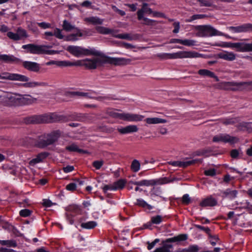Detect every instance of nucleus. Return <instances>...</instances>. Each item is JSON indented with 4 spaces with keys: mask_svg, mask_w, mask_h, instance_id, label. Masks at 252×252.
<instances>
[{
    "mask_svg": "<svg viewBox=\"0 0 252 252\" xmlns=\"http://www.w3.org/2000/svg\"><path fill=\"white\" fill-rule=\"evenodd\" d=\"M60 135V132L58 130L44 133L38 137L35 145L39 148H44L56 141Z\"/></svg>",
    "mask_w": 252,
    "mask_h": 252,
    "instance_id": "f257e3e1",
    "label": "nucleus"
},
{
    "mask_svg": "<svg viewBox=\"0 0 252 252\" xmlns=\"http://www.w3.org/2000/svg\"><path fill=\"white\" fill-rule=\"evenodd\" d=\"M66 50L76 57L82 56L99 55L100 53L92 48H85L78 46L70 45L67 47Z\"/></svg>",
    "mask_w": 252,
    "mask_h": 252,
    "instance_id": "f03ea898",
    "label": "nucleus"
},
{
    "mask_svg": "<svg viewBox=\"0 0 252 252\" xmlns=\"http://www.w3.org/2000/svg\"><path fill=\"white\" fill-rule=\"evenodd\" d=\"M197 31L196 36L200 37H210L222 35V32L217 30L210 25H199L195 27Z\"/></svg>",
    "mask_w": 252,
    "mask_h": 252,
    "instance_id": "7ed1b4c3",
    "label": "nucleus"
},
{
    "mask_svg": "<svg viewBox=\"0 0 252 252\" xmlns=\"http://www.w3.org/2000/svg\"><path fill=\"white\" fill-rule=\"evenodd\" d=\"M60 120V117L54 113L35 115L29 118V122L34 124L53 123Z\"/></svg>",
    "mask_w": 252,
    "mask_h": 252,
    "instance_id": "20e7f679",
    "label": "nucleus"
},
{
    "mask_svg": "<svg viewBox=\"0 0 252 252\" xmlns=\"http://www.w3.org/2000/svg\"><path fill=\"white\" fill-rule=\"evenodd\" d=\"M222 87L225 90L241 91L245 89H252V82H225Z\"/></svg>",
    "mask_w": 252,
    "mask_h": 252,
    "instance_id": "39448f33",
    "label": "nucleus"
},
{
    "mask_svg": "<svg viewBox=\"0 0 252 252\" xmlns=\"http://www.w3.org/2000/svg\"><path fill=\"white\" fill-rule=\"evenodd\" d=\"M0 79L20 82H28L30 80L29 78L27 76L8 72H2L0 73Z\"/></svg>",
    "mask_w": 252,
    "mask_h": 252,
    "instance_id": "423d86ee",
    "label": "nucleus"
},
{
    "mask_svg": "<svg viewBox=\"0 0 252 252\" xmlns=\"http://www.w3.org/2000/svg\"><path fill=\"white\" fill-rule=\"evenodd\" d=\"M239 139L235 136H232L226 133H220L213 137V141L215 142L229 143L231 144L237 143Z\"/></svg>",
    "mask_w": 252,
    "mask_h": 252,
    "instance_id": "0eeeda50",
    "label": "nucleus"
},
{
    "mask_svg": "<svg viewBox=\"0 0 252 252\" xmlns=\"http://www.w3.org/2000/svg\"><path fill=\"white\" fill-rule=\"evenodd\" d=\"M7 36L10 39L17 41L23 38H27L28 34L25 30L22 29L21 27H18L16 30V33L11 32H7Z\"/></svg>",
    "mask_w": 252,
    "mask_h": 252,
    "instance_id": "6e6552de",
    "label": "nucleus"
},
{
    "mask_svg": "<svg viewBox=\"0 0 252 252\" xmlns=\"http://www.w3.org/2000/svg\"><path fill=\"white\" fill-rule=\"evenodd\" d=\"M203 57V55L195 51H180L175 53V59L198 58Z\"/></svg>",
    "mask_w": 252,
    "mask_h": 252,
    "instance_id": "1a4fd4ad",
    "label": "nucleus"
},
{
    "mask_svg": "<svg viewBox=\"0 0 252 252\" xmlns=\"http://www.w3.org/2000/svg\"><path fill=\"white\" fill-rule=\"evenodd\" d=\"M226 29L233 33L246 32L252 29V24H244L237 27H228Z\"/></svg>",
    "mask_w": 252,
    "mask_h": 252,
    "instance_id": "9d476101",
    "label": "nucleus"
},
{
    "mask_svg": "<svg viewBox=\"0 0 252 252\" xmlns=\"http://www.w3.org/2000/svg\"><path fill=\"white\" fill-rule=\"evenodd\" d=\"M22 48L28 49L29 51L34 54H43L45 52V45H37L33 44H29L22 46Z\"/></svg>",
    "mask_w": 252,
    "mask_h": 252,
    "instance_id": "9b49d317",
    "label": "nucleus"
},
{
    "mask_svg": "<svg viewBox=\"0 0 252 252\" xmlns=\"http://www.w3.org/2000/svg\"><path fill=\"white\" fill-rule=\"evenodd\" d=\"M233 49L240 52H252V44L246 42H233Z\"/></svg>",
    "mask_w": 252,
    "mask_h": 252,
    "instance_id": "f8f14e48",
    "label": "nucleus"
},
{
    "mask_svg": "<svg viewBox=\"0 0 252 252\" xmlns=\"http://www.w3.org/2000/svg\"><path fill=\"white\" fill-rule=\"evenodd\" d=\"M77 63L80 64L79 65H84L89 69H94L100 63V59L97 58L93 59H85L83 61H78Z\"/></svg>",
    "mask_w": 252,
    "mask_h": 252,
    "instance_id": "ddd939ff",
    "label": "nucleus"
},
{
    "mask_svg": "<svg viewBox=\"0 0 252 252\" xmlns=\"http://www.w3.org/2000/svg\"><path fill=\"white\" fill-rule=\"evenodd\" d=\"M166 182H164L163 180L157 179V180H143L140 181L132 182V184L135 185L139 186H150L155 185H160L166 183Z\"/></svg>",
    "mask_w": 252,
    "mask_h": 252,
    "instance_id": "4468645a",
    "label": "nucleus"
},
{
    "mask_svg": "<svg viewBox=\"0 0 252 252\" xmlns=\"http://www.w3.org/2000/svg\"><path fill=\"white\" fill-rule=\"evenodd\" d=\"M21 60L12 55L0 54V63H18Z\"/></svg>",
    "mask_w": 252,
    "mask_h": 252,
    "instance_id": "2eb2a0df",
    "label": "nucleus"
},
{
    "mask_svg": "<svg viewBox=\"0 0 252 252\" xmlns=\"http://www.w3.org/2000/svg\"><path fill=\"white\" fill-rule=\"evenodd\" d=\"M19 105H30L36 101L35 98L29 94H19Z\"/></svg>",
    "mask_w": 252,
    "mask_h": 252,
    "instance_id": "dca6fc26",
    "label": "nucleus"
},
{
    "mask_svg": "<svg viewBox=\"0 0 252 252\" xmlns=\"http://www.w3.org/2000/svg\"><path fill=\"white\" fill-rule=\"evenodd\" d=\"M144 118V117L141 115L128 113H124L122 120L128 122H138L141 121Z\"/></svg>",
    "mask_w": 252,
    "mask_h": 252,
    "instance_id": "f3484780",
    "label": "nucleus"
},
{
    "mask_svg": "<svg viewBox=\"0 0 252 252\" xmlns=\"http://www.w3.org/2000/svg\"><path fill=\"white\" fill-rule=\"evenodd\" d=\"M74 30V32L71 33L66 36V40L75 41L79 40L81 37L84 36V33L79 28L76 27Z\"/></svg>",
    "mask_w": 252,
    "mask_h": 252,
    "instance_id": "a211bd4d",
    "label": "nucleus"
},
{
    "mask_svg": "<svg viewBox=\"0 0 252 252\" xmlns=\"http://www.w3.org/2000/svg\"><path fill=\"white\" fill-rule=\"evenodd\" d=\"M198 161L201 162L200 160L192 159L187 161H170L169 164L173 166L186 167L190 165L193 164Z\"/></svg>",
    "mask_w": 252,
    "mask_h": 252,
    "instance_id": "6ab92c4d",
    "label": "nucleus"
},
{
    "mask_svg": "<svg viewBox=\"0 0 252 252\" xmlns=\"http://www.w3.org/2000/svg\"><path fill=\"white\" fill-rule=\"evenodd\" d=\"M45 38L47 40H50V37L55 36L56 38L62 39L64 38V35L62 33V31L59 28H55L54 32H44Z\"/></svg>",
    "mask_w": 252,
    "mask_h": 252,
    "instance_id": "aec40b11",
    "label": "nucleus"
},
{
    "mask_svg": "<svg viewBox=\"0 0 252 252\" xmlns=\"http://www.w3.org/2000/svg\"><path fill=\"white\" fill-rule=\"evenodd\" d=\"M219 58L228 61H233L236 59V55L232 52L223 51L218 54Z\"/></svg>",
    "mask_w": 252,
    "mask_h": 252,
    "instance_id": "412c9836",
    "label": "nucleus"
},
{
    "mask_svg": "<svg viewBox=\"0 0 252 252\" xmlns=\"http://www.w3.org/2000/svg\"><path fill=\"white\" fill-rule=\"evenodd\" d=\"M118 131L123 134L136 132L138 130V128L136 125H129L125 127H119L117 128Z\"/></svg>",
    "mask_w": 252,
    "mask_h": 252,
    "instance_id": "4be33fe9",
    "label": "nucleus"
},
{
    "mask_svg": "<svg viewBox=\"0 0 252 252\" xmlns=\"http://www.w3.org/2000/svg\"><path fill=\"white\" fill-rule=\"evenodd\" d=\"M48 155V154L46 152H41L38 154L36 156L35 158L30 161V165L34 166L38 163L42 162L43 160L47 157Z\"/></svg>",
    "mask_w": 252,
    "mask_h": 252,
    "instance_id": "5701e85b",
    "label": "nucleus"
},
{
    "mask_svg": "<svg viewBox=\"0 0 252 252\" xmlns=\"http://www.w3.org/2000/svg\"><path fill=\"white\" fill-rule=\"evenodd\" d=\"M152 12V9L148 7V4L147 3H144L142 8L137 13L138 20H142L144 14H151Z\"/></svg>",
    "mask_w": 252,
    "mask_h": 252,
    "instance_id": "b1692460",
    "label": "nucleus"
},
{
    "mask_svg": "<svg viewBox=\"0 0 252 252\" xmlns=\"http://www.w3.org/2000/svg\"><path fill=\"white\" fill-rule=\"evenodd\" d=\"M23 65L26 69L32 71L37 72L39 70V64L35 62L25 61L23 62Z\"/></svg>",
    "mask_w": 252,
    "mask_h": 252,
    "instance_id": "393cba45",
    "label": "nucleus"
},
{
    "mask_svg": "<svg viewBox=\"0 0 252 252\" xmlns=\"http://www.w3.org/2000/svg\"><path fill=\"white\" fill-rule=\"evenodd\" d=\"M26 83L22 84V86L25 88H35L37 87H46L48 86V84L46 82H36V81H31L26 82Z\"/></svg>",
    "mask_w": 252,
    "mask_h": 252,
    "instance_id": "a878e982",
    "label": "nucleus"
},
{
    "mask_svg": "<svg viewBox=\"0 0 252 252\" xmlns=\"http://www.w3.org/2000/svg\"><path fill=\"white\" fill-rule=\"evenodd\" d=\"M103 19H100L97 16H91L86 17L84 19V21L87 23L91 24L94 25H102L103 22Z\"/></svg>",
    "mask_w": 252,
    "mask_h": 252,
    "instance_id": "bb28decb",
    "label": "nucleus"
},
{
    "mask_svg": "<svg viewBox=\"0 0 252 252\" xmlns=\"http://www.w3.org/2000/svg\"><path fill=\"white\" fill-rule=\"evenodd\" d=\"M217 203V201L212 197H208L203 199L200 203V205L202 207L214 206Z\"/></svg>",
    "mask_w": 252,
    "mask_h": 252,
    "instance_id": "cd10ccee",
    "label": "nucleus"
},
{
    "mask_svg": "<svg viewBox=\"0 0 252 252\" xmlns=\"http://www.w3.org/2000/svg\"><path fill=\"white\" fill-rule=\"evenodd\" d=\"M132 60L130 59H126L124 58H113L111 59V62L116 65L128 64L130 63Z\"/></svg>",
    "mask_w": 252,
    "mask_h": 252,
    "instance_id": "c85d7f7f",
    "label": "nucleus"
},
{
    "mask_svg": "<svg viewBox=\"0 0 252 252\" xmlns=\"http://www.w3.org/2000/svg\"><path fill=\"white\" fill-rule=\"evenodd\" d=\"M145 121L148 125L164 124L167 122L166 120L157 117L147 118L145 120Z\"/></svg>",
    "mask_w": 252,
    "mask_h": 252,
    "instance_id": "c756f323",
    "label": "nucleus"
},
{
    "mask_svg": "<svg viewBox=\"0 0 252 252\" xmlns=\"http://www.w3.org/2000/svg\"><path fill=\"white\" fill-rule=\"evenodd\" d=\"M198 74L202 76H208L211 78H214L216 79L217 81H219V78L217 76L215 75L214 73L213 72L207 70V69H200L198 71Z\"/></svg>",
    "mask_w": 252,
    "mask_h": 252,
    "instance_id": "7c9ffc66",
    "label": "nucleus"
},
{
    "mask_svg": "<svg viewBox=\"0 0 252 252\" xmlns=\"http://www.w3.org/2000/svg\"><path fill=\"white\" fill-rule=\"evenodd\" d=\"M222 194L224 197L233 199L237 196L238 192L236 190H231L228 189L224 190L222 192Z\"/></svg>",
    "mask_w": 252,
    "mask_h": 252,
    "instance_id": "2f4dec72",
    "label": "nucleus"
},
{
    "mask_svg": "<svg viewBox=\"0 0 252 252\" xmlns=\"http://www.w3.org/2000/svg\"><path fill=\"white\" fill-rule=\"evenodd\" d=\"M67 211L70 214L73 215H77L80 214L81 213V209L80 207L76 205H71L67 207Z\"/></svg>",
    "mask_w": 252,
    "mask_h": 252,
    "instance_id": "473e14b6",
    "label": "nucleus"
},
{
    "mask_svg": "<svg viewBox=\"0 0 252 252\" xmlns=\"http://www.w3.org/2000/svg\"><path fill=\"white\" fill-rule=\"evenodd\" d=\"M188 239V235L187 234H180L177 236L168 238L166 240L167 242H175L185 241Z\"/></svg>",
    "mask_w": 252,
    "mask_h": 252,
    "instance_id": "72a5a7b5",
    "label": "nucleus"
},
{
    "mask_svg": "<svg viewBox=\"0 0 252 252\" xmlns=\"http://www.w3.org/2000/svg\"><path fill=\"white\" fill-rule=\"evenodd\" d=\"M157 56L161 60L176 59L175 53H161L158 54Z\"/></svg>",
    "mask_w": 252,
    "mask_h": 252,
    "instance_id": "f704fd0d",
    "label": "nucleus"
},
{
    "mask_svg": "<svg viewBox=\"0 0 252 252\" xmlns=\"http://www.w3.org/2000/svg\"><path fill=\"white\" fill-rule=\"evenodd\" d=\"M62 27L63 30L67 32L74 30L76 28L75 25L71 24L66 20L63 21Z\"/></svg>",
    "mask_w": 252,
    "mask_h": 252,
    "instance_id": "c9c22d12",
    "label": "nucleus"
},
{
    "mask_svg": "<svg viewBox=\"0 0 252 252\" xmlns=\"http://www.w3.org/2000/svg\"><path fill=\"white\" fill-rule=\"evenodd\" d=\"M97 225V222L95 221H89L86 222H83L81 224V227L82 228L86 229H91L94 228Z\"/></svg>",
    "mask_w": 252,
    "mask_h": 252,
    "instance_id": "e433bc0d",
    "label": "nucleus"
},
{
    "mask_svg": "<svg viewBox=\"0 0 252 252\" xmlns=\"http://www.w3.org/2000/svg\"><path fill=\"white\" fill-rule=\"evenodd\" d=\"M73 96H78L87 98H94V97L91 95V94L89 92H85L81 91H75L71 93Z\"/></svg>",
    "mask_w": 252,
    "mask_h": 252,
    "instance_id": "4c0bfd02",
    "label": "nucleus"
},
{
    "mask_svg": "<svg viewBox=\"0 0 252 252\" xmlns=\"http://www.w3.org/2000/svg\"><path fill=\"white\" fill-rule=\"evenodd\" d=\"M119 111H120V110H111L108 112V113L110 116L113 118L122 120V118H123L124 113H120Z\"/></svg>",
    "mask_w": 252,
    "mask_h": 252,
    "instance_id": "58836bf2",
    "label": "nucleus"
},
{
    "mask_svg": "<svg viewBox=\"0 0 252 252\" xmlns=\"http://www.w3.org/2000/svg\"><path fill=\"white\" fill-rule=\"evenodd\" d=\"M95 30L98 33L103 34H110L113 32L112 30L102 26H97Z\"/></svg>",
    "mask_w": 252,
    "mask_h": 252,
    "instance_id": "ea45409f",
    "label": "nucleus"
},
{
    "mask_svg": "<svg viewBox=\"0 0 252 252\" xmlns=\"http://www.w3.org/2000/svg\"><path fill=\"white\" fill-rule=\"evenodd\" d=\"M19 94H15L8 97V100L12 105H19Z\"/></svg>",
    "mask_w": 252,
    "mask_h": 252,
    "instance_id": "a19ab883",
    "label": "nucleus"
},
{
    "mask_svg": "<svg viewBox=\"0 0 252 252\" xmlns=\"http://www.w3.org/2000/svg\"><path fill=\"white\" fill-rule=\"evenodd\" d=\"M78 63H72L67 61H57V66H70L73 65H79Z\"/></svg>",
    "mask_w": 252,
    "mask_h": 252,
    "instance_id": "79ce46f5",
    "label": "nucleus"
},
{
    "mask_svg": "<svg viewBox=\"0 0 252 252\" xmlns=\"http://www.w3.org/2000/svg\"><path fill=\"white\" fill-rule=\"evenodd\" d=\"M126 183V181L125 179H120L114 183L113 184L115 190L123 189Z\"/></svg>",
    "mask_w": 252,
    "mask_h": 252,
    "instance_id": "37998d69",
    "label": "nucleus"
},
{
    "mask_svg": "<svg viewBox=\"0 0 252 252\" xmlns=\"http://www.w3.org/2000/svg\"><path fill=\"white\" fill-rule=\"evenodd\" d=\"M172 248L170 244H164L161 247L156 249L153 252H170Z\"/></svg>",
    "mask_w": 252,
    "mask_h": 252,
    "instance_id": "c03bdc74",
    "label": "nucleus"
},
{
    "mask_svg": "<svg viewBox=\"0 0 252 252\" xmlns=\"http://www.w3.org/2000/svg\"><path fill=\"white\" fill-rule=\"evenodd\" d=\"M182 44L184 46L189 47L198 45L197 41H196L195 40L189 39H182Z\"/></svg>",
    "mask_w": 252,
    "mask_h": 252,
    "instance_id": "a18cd8bd",
    "label": "nucleus"
},
{
    "mask_svg": "<svg viewBox=\"0 0 252 252\" xmlns=\"http://www.w3.org/2000/svg\"><path fill=\"white\" fill-rule=\"evenodd\" d=\"M131 169L134 172H138L140 169V163L137 159H134L131 164Z\"/></svg>",
    "mask_w": 252,
    "mask_h": 252,
    "instance_id": "49530a36",
    "label": "nucleus"
},
{
    "mask_svg": "<svg viewBox=\"0 0 252 252\" xmlns=\"http://www.w3.org/2000/svg\"><path fill=\"white\" fill-rule=\"evenodd\" d=\"M27 27L29 30H31L34 33H37L38 29L36 26V23L33 22H28Z\"/></svg>",
    "mask_w": 252,
    "mask_h": 252,
    "instance_id": "de8ad7c7",
    "label": "nucleus"
},
{
    "mask_svg": "<svg viewBox=\"0 0 252 252\" xmlns=\"http://www.w3.org/2000/svg\"><path fill=\"white\" fill-rule=\"evenodd\" d=\"M199 248V247L196 245H191L188 247L183 249L184 252H198Z\"/></svg>",
    "mask_w": 252,
    "mask_h": 252,
    "instance_id": "09e8293b",
    "label": "nucleus"
},
{
    "mask_svg": "<svg viewBox=\"0 0 252 252\" xmlns=\"http://www.w3.org/2000/svg\"><path fill=\"white\" fill-rule=\"evenodd\" d=\"M136 204L143 207H147L150 210L153 209V207L151 205L148 204L142 199H137L136 200Z\"/></svg>",
    "mask_w": 252,
    "mask_h": 252,
    "instance_id": "8fccbe9b",
    "label": "nucleus"
},
{
    "mask_svg": "<svg viewBox=\"0 0 252 252\" xmlns=\"http://www.w3.org/2000/svg\"><path fill=\"white\" fill-rule=\"evenodd\" d=\"M0 243L2 245L7 246L11 247H16L17 244L15 241L13 240H0Z\"/></svg>",
    "mask_w": 252,
    "mask_h": 252,
    "instance_id": "3c124183",
    "label": "nucleus"
},
{
    "mask_svg": "<svg viewBox=\"0 0 252 252\" xmlns=\"http://www.w3.org/2000/svg\"><path fill=\"white\" fill-rule=\"evenodd\" d=\"M66 149L71 152H78L79 153L85 152L83 150L79 149L78 146L74 144L67 146Z\"/></svg>",
    "mask_w": 252,
    "mask_h": 252,
    "instance_id": "603ef678",
    "label": "nucleus"
},
{
    "mask_svg": "<svg viewBox=\"0 0 252 252\" xmlns=\"http://www.w3.org/2000/svg\"><path fill=\"white\" fill-rule=\"evenodd\" d=\"M216 45L223 48H230L233 49V42H221L216 44Z\"/></svg>",
    "mask_w": 252,
    "mask_h": 252,
    "instance_id": "864d4df0",
    "label": "nucleus"
},
{
    "mask_svg": "<svg viewBox=\"0 0 252 252\" xmlns=\"http://www.w3.org/2000/svg\"><path fill=\"white\" fill-rule=\"evenodd\" d=\"M162 220V217L160 215H157L151 218V221L152 223L158 224Z\"/></svg>",
    "mask_w": 252,
    "mask_h": 252,
    "instance_id": "5fc2aeb1",
    "label": "nucleus"
},
{
    "mask_svg": "<svg viewBox=\"0 0 252 252\" xmlns=\"http://www.w3.org/2000/svg\"><path fill=\"white\" fill-rule=\"evenodd\" d=\"M114 36L119 39H127L129 40L132 39L130 35L128 33L116 34Z\"/></svg>",
    "mask_w": 252,
    "mask_h": 252,
    "instance_id": "6e6d98bb",
    "label": "nucleus"
},
{
    "mask_svg": "<svg viewBox=\"0 0 252 252\" xmlns=\"http://www.w3.org/2000/svg\"><path fill=\"white\" fill-rule=\"evenodd\" d=\"M206 17V15L204 14H195L192 15L190 19L188 20L187 21L188 22H190L193 20L202 19Z\"/></svg>",
    "mask_w": 252,
    "mask_h": 252,
    "instance_id": "4d7b16f0",
    "label": "nucleus"
},
{
    "mask_svg": "<svg viewBox=\"0 0 252 252\" xmlns=\"http://www.w3.org/2000/svg\"><path fill=\"white\" fill-rule=\"evenodd\" d=\"M32 212L29 209L21 210L20 212V215L23 217H27L31 215Z\"/></svg>",
    "mask_w": 252,
    "mask_h": 252,
    "instance_id": "13d9d810",
    "label": "nucleus"
},
{
    "mask_svg": "<svg viewBox=\"0 0 252 252\" xmlns=\"http://www.w3.org/2000/svg\"><path fill=\"white\" fill-rule=\"evenodd\" d=\"M242 154V152L241 150L234 149L231 151L230 155L232 158H238V156L240 154Z\"/></svg>",
    "mask_w": 252,
    "mask_h": 252,
    "instance_id": "bf43d9fd",
    "label": "nucleus"
},
{
    "mask_svg": "<svg viewBox=\"0 0 252 252\" xmlns=\"http://www.w3.org/2000/svg\"><path fill=\"white\" fill-rule=\"evenodd\" d=\"M236 119L233 118L225 119L222 120V123L225 125H229L234 124Z\"/></svg>",
    "mask_w": 252,
    "mask_h": 252,
    "instance_id": "052dcab7",
    "label": "nucleus"
},
{
    "mask_svg": "<svg viewBox=\"0 0 252 252\" xmlns=\"http://www.w3.org/2000/svg\"><path fill=\"white\" fill-rule=\"evenodd\" d=\"M104 192H106L108 190L115 191L114 184L107 185L103 186L102 188Z\"/></svg>",
    "mask_w": 252,
    "mask_h": 252,
    "instance_id": "680f3d73",
    "label": "nucleus"
},
{
    "mask_svg": "<svg viewBox=\"0 0 252 252\" xmlns=\"http://www.w3.org/2000/svg\"><path fill=\"white\" fill-rule=\"evenodd\" d=\"M247 126H249V123L242 122L237 126V127L240 130L245 131Z\"/></svg>",
    "mask_w": 252,
    "mask_h": 252,
    "instance_id": "e2e57ef3",
    "label": "nucleus"
},
{
    "mask_svg": "<svg viewBox=\"0 0 252 252\" xmlns=\"http://www.w3.org/2000/svg\"><path fill=\"white\" fill-rule=\"evenodd\" d=\"M103 164V161L102 160H95L93 163L94 167L96 169H99Z\"/></svg>",
    "mask_w": 252,
    "mask_h": 252,
    "instance_id": "0e129e2a",
    "label": "nucleus"
},
{
    "mask_svg": "<svg viewBox=\"0 0 252 252\" xmlns=\"http://www.w3.org/2000/svg\"><path fill=\"white\" fill-rule=\"evenodd\" d=\"M204 174L206 176H214L216 175V171L214 168L209 169L205 170Z\"/></svg>",
    "mask_w": 252,
    "mask_h": 252,
    "instance_id": "69168bd1",
    "label": "nucleus"
},
{
    "mask_svg": "<svg viewBox=\"0 0 252 252\" xmlns=\"http://www.w3.org/2000/svg\"><path fill=\"white\" fill-rule=\"evenodd\" d=\"M37 24L43 29H47L51 28V25L49 23L41 22L37 23Z\"/></svg>",
    "mask_w": 252,
    "mask_h": 252,
    "instance_id": "338daca9",
    "label": "nucleus"
},
{
    "mask_svg": "<svg viewBox=\"0 0 252 252\" xmlns=\"http://www.w3.org/2000/svg\"><path fill=\"white\" fill-rule=\"evenodd\" d=\"M73 215L72 214H70L69 213H67L66 214V219L68 221L69 224H73L74 223Z\"/></svg>",
    "mask_w": 252,
    "mask_h": 252,
    "instance_id": "774afa93",
    "label": "nucleus"
}]
</instances>
